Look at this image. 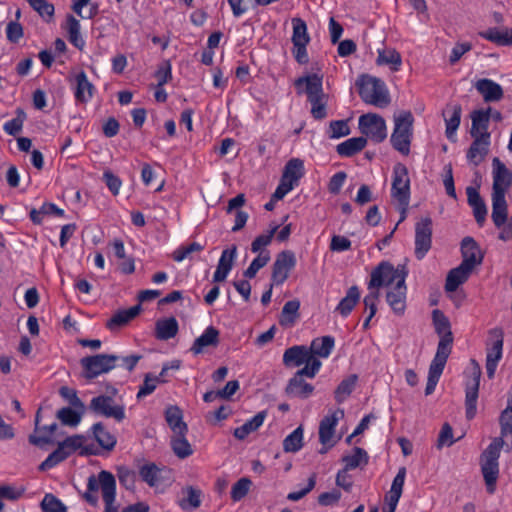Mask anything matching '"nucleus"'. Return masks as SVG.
I'll return each mask as SVG.
<instances>
[{
  "label": "nucleus",
  "mask_w": 512,
  "mask_h": 512,
  "mask_svg": "<svg viewBox=\"0 0 512 512\" xmlns=\"http://www.w3.org/2000/svg\"><path fill=\"white\" fill-rule=\"evenodd\" d=\"M360 96H386V87L382 80L369 75H362L356 81Z\"/></svg>",
  "instance_id": "obj_16"
},
{
  "label": "nucleus",
  "mask_w": 512,
  "mask_h": 512,
  "mask_svg": "<svg viewBox=\"0 0 512 512\" xmlns=\"http://www.w3.org/2000/svg\"><path fill=\"white\" fill-rule=\"evenodd\" d=\"M185 498L179 501V505L183 510L196 509L201 505V491L194 487H187L183 490Z\"/></svg>",
  "instance_id": "obj_49"
},
{
  "label": "nucleus",
  "mask_w": 512,
  "mask_h": 512,
  "mask_svg": "<svg viewBox=\"0 0 512 512\" xmlns=\"http://www.w3.org/2000/svg\"><path fill=\"white\" fill-rule=\"evenodd\" d=\"M472 126H471V135L484 137L485 135H490L487 131L488 129V121L489 115L487 112L480 110L475 111L472 114Z\"/></svg>",
  "instance_id": "obj_41"
},
{
  "label": "nucleus",
  "mask_w": 512,
  "mask_h": 512,
  "mask_svg": "<svg viewBox=\"0 0 512 512\" xmlns=\"http://www.w3.org/2000/svg\"><path fill=\"white\" fill-rule=\"evenodd\" d=\"M360 295L361 294H360L359 288L357 286H351L347 290L345 297H343L340 300V302L337 305L335 310L342 317H347L352 312V310L354 309L356 304L359 302Z\"/></svg>",
  "instance_id": "obj_32"
},
{
  "label": "nucleus",
  "mask_w": 512,
  "mask_h": 512,
  "mask_svg": "<svg viewBox=\"0 0 512 512\" xmlns=\"http://www.w3.org/2000/svg\"><path fill=\"white\" fill-rule=\"evenodd\" d=\"M432 243V220L421 218L415 225V255L418 259L425 257Z\"/></svg>",
  "instance_id": "obj_12"
},
{
  "label": "nucleus",
  "mask_w": 512,
  "mask_h": 512,
  "mask_svg": "<svg viewBox=\"0 0 512 512\" xmlns=\"http://www.w3.org/2000/svg\"><path fill=\"white\" fill-rule=\"evenodd\" d=\"M80 28V22L73 15H67L65 30L68 35V40L78 49H82L85 46V41L81 36Z\"/></svg>",
  "instance_id": "obj_37"
},
{
  "label": "nucleus",
  "mask_w": 512,
  "mask_h": 512,
  "mask_svg": "<svg viewBox=\"0 0 512 512\" xmlns=\"http://www.w3.org/2000/svg\"><path fill=\"white\" fill-rule=\"evenodd\" d=\"M407 287L405 282L386 290V301L396 314H402L406 307Z\"/></svg>",
  "instance_id": "obj_19"
},
{
  "label": "nucleus",
  "mask_w": 512,
  "mask_h": 512,
  "mask_svg": "<svg viewBox=\"0 0 512 512\" xmlns=\"http://www.w3.org/2000/svg\"><path fill=\"white\" fill-rule=\"evenodd\" d=\"M204 249V246L198 242H192L188 245L180 246L173 253V259L176 262H182L185 259L189 258L193 253L201 252Z\"/></svg>",
  "instance_id": "obj_58"
},
{
  "label": "nucleus",
  "mask_w": 512,
  "mask_h": 512,
  "mask_svg": "<svg viewBox=\"0 0 512 512\" xmlns=\"http://www.w3.org/2000/svg\"><path fill=\"white\" fill-rule=\"evenodd\" d=\"M43 512H66L67 508L63 502L53 494H46L41 501Z\"/></svg>",
  "instance_id": "obj_59"
},
{
  "label": "nucleus",
  "mask_w": 512,
  "mask_h": 512,
  "mask_svg": "<svg viewBox=\"0 0 512 512\" xmlns=\"http://www.w3.org/2000/svg\"><path fill=\"white\" fill-rule=\"evenodd\" d=\"M481 367L474 359L470 360V378L465 387L466 417L474 418L477 411V399L480 385Z\"/></svg>",
  "instance_id": "obj_9"
},
{
  "label": "nucleus",
  "mask_w": 512,
  "mask_h": 512,
  "mask_svg": "<svg viewBox=\"0 0 512 512\" xmlns=\"http://www.w3.org/2000/svg\"><path fill=\"white\" fill-rule=\"evenodd\" d=\"M311 352L305 346H293L288 348L283 355V362L285 365L300 366L307 361Z\"/></svg>",
  "instance_id": "obj_35"
},
{
  "label": "nucleus",
  "mask_w": 512,
  "mask_h": 512,
  "mask_svg": "<svg viewBox=\"0 0 512 512\" xmlns=\"http://www.w3.org/2000/svg\"><path fill=\"white\" fill-rule=\"evenodd\" d=\"M406 478V468L401 467L394 477L390 490L385 496L386 507L396 509L401 498Z\"/></svg>",
  "instance_id": "obj_22"
},
{
  "label": "nucleus",
  "mask_w": 512,
  "mask_h": 512,
  "mask_svg": "<svg viewBox=\"0 0 512 512\" xmlns=\"http://www.w3.org/2000/svg\"><path fill=\"white\" fill-rule=\"evenodd\" d=\"M492 175V193L506 194L512 184V173L499 158L492 160Z\"/></svg>",
  "instance_id": "obj_14"
},
{
  "label": "nucleus",
  "mask_w": 512,
  "mask_h": 512,
  "mask_svg": "<svg viewBox=\"0 0 512 512\" xmlns=\"http://www.w3.org/2000/svg\"><path fill=\"white\" fill-rule=\"evenodd\" d=\"M357 377L355 375L344 379L335 391V399L338 403H342L353 391Z\"/></svg>",
  "instance_id": "obj_60"
},
{
  "label": "nucleus",
  "mask_w": 512,
  "mask_h": 512,
  "mask_svg": "<svg viewBox=\"0 0 512 512\" xmlns=\"http://www.w3.org/2000/svg\"><path fill=\"white\" fill-rule=\"evenodd\" d=\"M304 364L305 366L300 369L296 375L300 377L307 376L309 378H314L322 366L321 361L312 354L308 357Z\"/></svg>",
  "instance_id": "obj_64"
},
{
  "label": "nucleus",
  "mask_w": 512,
  "mask_h": 512,
  "mask_svg": "<svg viewBox=\"0 0 512 512\" xmlns=\"http://www.w3.org/2000/svg\"><path fill=\"white\" fill-rule=\"evenodd\" d=\"M376 62L378 65H389L392 71H398L402 64V58L395 49H383L378 51Z\"/></svg>",
  "instance_id": "obj_40"
},
{
  "label": "nucleus",
  "mask_w": 512,
  "mask_h": 512,
  "mask_svg": "<svg viewBox=\"0 0 512 512\" xmlns=\"http://www.w3.org/2000/svg\"><path fill=\"white\" fill-rule=\"evenodd\" d=\"M295 86L299 94L319 96L322 94V77L317 74L300 77L295 81Z\"/></svg>",
  "instance_id": "obj_23"
},
{
  "label": "nucleus",
  "mask_w": 512,
  "mask_h": 512,
  "mask_svg": "<svg viewBox=\"0 0 512 512\" xmlns=\"http://www.w3.org/2000/svg\"><path fill=\"white\" fill-rule=\"evenodd\" d=\"M492 220L496 227H502L508 218L506 194L492 193Z\"/></svg>",
  "instance_id": "obj_25"
},
{
  "label": "nucleus",
  "mask_w": 512,
  "mask_h": 512,
  "mask_svg": "<svg viewBox=\"0 0 512 512\" xmlns=\"http://www.w3.org/2000/svg\"><path fill=\"white\" fill-rule=\"evenodd\" d=\"M252 482L249 478L243 477L239 479L231 488V498L238 502L242 500L249 492Z\"/></svg>",
  "instance_id": "obj_61"
},
{
  "label": "nucleus",
  "mask_w": 512,
  "mask_h": 512,
  "mask_svg": "<svg viewBox=\"0 0 512 512\" xmlns=\"http://www.w3.org/2000/svg\"><path fill=\"white\" fill-rule=\"evenodd\" d=\"M304 174L305 167L303 160L299 158L290 159L284 166L280 182L272 195V200H282L299 185V181Z\"/></svg>",
  "instance_id": "obj_3"
},
{
  "label": "nucleus",
  "mask_w": 512,
  "mask_h": 512,
  "mask_svg": "<svg viewBox=\"0 0 512 512\" xmlns=\"http://www.w3.org/2000/svg\"><path fill=\"white\" fill-rule=\"evenodd\" d=\"M391 196L404 211L410 200V178L405 165L397 163L393 168Z\"/></svg>",
  "instance_id": "obj_6"
},
{
  "label": "nucleus",
  "mask_w": 512,
  "mask_h": 512,
  "mask_svg": "<svg viewBox=\"0 0 512 512\" xmlns=\"http://www.w3.org/2000/svg\"><path fill=\"white\" fill-rule=\"evenodd\" d=\"M270 253L269 252H260L256 258L252 260L249 267L244 271V276L246 278H254L257 272L263 268L270 261Z\"/></svg>",
  "instance_id": "obj_55"
},
{
  "label": "nucleus",
  "mask_w": 512,
  "mask_h": 512,
  "mask_svg": "<svg viewBox=\"0 0 512 512\" xmlns=\"http://www.w3.org/2000/svg\"><path fill=\"white\" fill-rule=\"evenodd\" d=\"M89 409L97 415L113 418L118 422H121L125 418L124 406L116 404L114 399L110 396L100 395L94 397L90 401Z\"/></svg>",
  "instance_id": "obj_10"
},
{
  "label": "nucleus",
  "mask_w": 512,
  "mask_h": 512,
  "mask_svg": "<svg viewBox=\"0 0 512 512\" xmlns=\"http://www.w3.org/2000/svg\"><path fill=\"white\" fill-rule=\"evenodd\" d=\"M165 419L174 434H186L188 427L183 421L181 410L177 406H169L165 411Z\"/></svg>",
  "instance_id": "obj_31"
},
{
  "label": "nucleus",
  "mask_w": 512,
  "mask_h": 512,
  "mask_svg": "<svg viewBox=\"0 0 512 512\" xmlns=\"http://www.w3.org/2000/svg\"><path fill=\"white\" fill-rule=\"evenodd\" d=\"M442 114L446 125V137L454 142L456 141V132L461 121V107L458 105H448Z\"/></svg>",
  "instance_id": "obj_21"
},
{
  "label": "nucleus",
  "mask_w": 512,
  "mask_h": 512,
  "mask_svg": "<svg viewBox=\"0 0 512 512\" xmlns=\"http://www.w3.org/2000/svg\"><path fill=\"white\" fill-rule=\"evenodd\" d=\"M102 491L101 472L97 476H90L87 483V491L84 493V499L91 504L96 506L98 503L97 491Z\"/></svg>",
  "instance_id": "obj_50"
},
{
  "label": "nucleus",
  "mask_w": 512,
  "mask_h": 512,
  "mask_svg": "<svg viewBox=\"0 0 512 512\" xmlns=\"http://www.w3.org/2000/svg\"><path fill=\"white\" fill-rule=\"evenodd\" d=\"M504 445L502 438H494L480 456V467L489 494L496 491L499 477V457Z\"/></svg>",
  "instance_id": "obj_1"
},
{
  "label": "nucleus",
  "mask_w": 512,
  "mask_h": 512,
  "mask_svg": "<svg viewBox=\"0 0 512 512\" xmlns=\"http://www.w3.org/2000/svg\"><path fill=\"white\" fill-rule=\"evenodd\" d=\"M344 417V411L341 409L330 412L326 415L319 425V440L322 445H328L331 447L333 442V437L335 433V428L340 421Z\"/></svg>",
  "instance_id": "obj_15"
},
{
  "label": "nucleus",
  "mask_w": 512,
  "mask_h": 512,
  "mask_svg": "<svg viewBox=\"0 0 512 512\" xmlns=\"http://www.w3.org/2000/svg\"><path fill=\"white\" fill-rule=\"evenodd\" d=\"M178 322L174 317L161 319L156 323L155 334L160 340H169L178 333Z\"/></svg>",
  "instance_id": "obj_38"
},
{
  "label": "nucleus",
  "mask_w": 512,
  "mask_h": 512,
  "mask_svg": "<svg viewBox=\"0 0 512 512\" xmlns=\"http://www.w3.org/2000/svg\"><path fill=\"white\" fill-rule=\"evenodd\" d=\"M118 360V356L107 354L84 357L81 359L83 374L88 379L96 378L116 368Z\"/></svg>",
  "instance_id": "obj_8"
},
{
  "label": "nucleus",
  "mask_w": 512,
  "mask_h": 512,
  "mask_svg": "<svg viewBox=\"0 0 512 512\" xmlns=\"http://www.w3.org/2000/svg\"><path fill=\"white\" fill-rule=\"evenodd\" d=\"M351 133L347 120H335L329 123L327 135L330 139H339Z\"/></svg>",
  "instance_id": "obj_54"
},
{
  "label": "nucleus",
  "mask_w": 512,
  "mask_h": 512,
  "mask_svg": "<svg viewBox=\"0 0 512 512\" xmlns=\"http://www.w3.org/2000/svg\"><path fill=\"white\" fill-rule=\"evenodd\" d=\"M358 127L360 132L367 140L374 143H381L387 137V125L385 120L374 113H367L361 115L358 120Z\"/></svg>",
  "instance_id": "obj_7"
},
{
  "label": "nucleus",
  "mask_w": 512,
  "mask_h": 512,
  "mask_svg": "<svg viewBox=\"0 0 512 512\" xmlns=\"http://www.w3.org/2000/svg\"><path fill=\"white\" fill-rule=\"evenodd\" d=\"M300 308V302L298 300H291L284 304L282 309V315L280 323L283 326H291L294 324L298 311Z\"/></svg>",
  "instance_id": "obj_51"
},
{
  "label": "nucleus",
  "mask_w": 512,
  "mask_h": 512,
  "mask_svg": "<svg viewBox=\"0 0 512 512\" xmlns=\"http://www.w3.org/2000/svg\"><path fill=\"white\" fill-rule=\"evenodd\" d=\"M296 265V257L294 252L284 250L280 252L273 264L272 285H282L289 277L290 272Z\"/></svg>",
  "instance_id": "obj_11"
},
{
  "label": "nucleus",
  "mask_w": 512,
  "mask_h": 512,
  "mask_svg": "<svg viewBox=\"0 0 512 512\" xmlns=\"http://www.w3.org/2000/svg\"><path fill=\"white\" fill-rule=\"evenodd\" d=\"M369 457L367 452L360 447H355L350 454L342 457L346 470L356 469L368 463Z\"/></svg>",
  "instance_id": "obj_39"
},
{
  "label": "nucleus",
  "mask_w": 512,
  "mask_h": 512,
  "mask_svg": "<svg viewBox=\"0 0 512 512\" xmlns=\"http://www.w3.org/2000/svg\"><path fill=\"white\" fill-rule=\"evenodd\" d=\"M140 477L150 487H154L159 483L160 469L153 463L143 465L139 470Z\"/></svg>",
  "instance_id": "obj_53"
},
{
  "label": "nucleus",
  "mask_w": 512,
  "mask_h": 512,
  "mask_svg": "<svg viewBox=\"0 0 512 512\" xmlns=\"http://www.w3.org/2000/svg\"><path fill=\"white\" fill-rule=\"evenodd\" d=\"M27 2L42 18H47V22L53 18L55 8L52 3L47 0H27Z\"/></svg>",
  "instance_id": "obj_56"
},
{
  "label": "nucleus",
  "mask_w": 512,
  "mask_h": 512,
  "mask_svg": "<svg viewBox=\"0 0 512 512\" xmlns=\"http://www.w3.org/2000/svg\"><path fill=\"white\" fill-rule=\"evenodd\" d=\"M93 435L98 444L107 450L114 448L116 444V438L101 423H96L92 427Z\"/></svg>",
  "instance_id": "obj_42"
},
{
  "label": "nucleus",
  "mask_w": 512,
  "mask_h": 512,
  "mask_svg": "<svg viewBox=\"0 0 512 512\" xmlns=\"http://www.w3.org/2000/svg\"><path fill=\"white\" fill-rule=\"evenodd\" d=\"M278 228V225H273L265 233L257 236L251 244V251L258 254L260 252H268L264 248L271 244Z\"/></svg>",
  "instance_id": "obj_47"
},
{
  "label": "nucleus",
  "mask_w": 512,
  "mask_h": 512,
  "mask_svg": "<svg viewBox=\"0 0 512 512\" xmlns=\"http://www.w3.org/2000/svg\"><path fill=\"white\" fill-rule=\"evenodd\" d=\"M171 446L175 455L181 459H185L192 455L193 449L186 438V434H174L171 439Z\"/></svg>",
  "instance_id": "obj_43"
},
{
  "label": "nucleus",
  "mask_w": 512,
  "mask_h": 512,
  "mask_svg": "<svg viewBox=\"0 0 512 512\" xmlns=\"http://www.w3.org/2000/svg\"><path fill=\"white\" fill-rule=\"evenodd\" d=\"M164 380L161 379V376H152L150 374H147L145 376L143 384L140 386L139 391L137 393V398H143L150 394H152L159 383L163 382Z\"/></svg>",
  "instance_id": "obj_62"
},
{
  "label": "nucleus",
  "mask_w": 512,
  "mask_h": 512,
  "mask_svg": "<svg viewBox=\"0 0 512 512\" xmlns=\"http://www.w3.org/2000/svg\"><path fill=\"white\" fill-rule=\"evenodd\" d=\"M367 145V139L363 136L349 138L336 146L337 153L342 157H351L362 151Z\"/></svg>",
  "instance_id": "obj_30"
},
{
  "label": "nucleus",
  "mask_w": 512,
  "mask_h": 512,
  "mask_svg": "<svg viewBox=\"0 0 512 512\" xmlns=\"http://www.w3.org/2000/svg\"><path fill=\"white\" fill-rule=\"evenodd\" d=\"M218 343L219 331L213 326H208L203 333L195 339L190 350L193 354L199 355L209 347H216Z\"/></svg>",
  "instance_id": "obj_20"
},
{
  "label": "nucleus",
  "mask_w": 512,
  "mask_h": 512,
  "mask_svg": "<svg viewBox=\"0 0 512 512\" xmlns=\"http://www.w3.org/2000/svg\"><path fill=\"white\" fill-rule=\"evenodd\" d=\"M314 387L307 383L303 377L294 375L287 386V393L294 397L308 398L313 393Z\"/></svg>",
  "instance_id": "obj_34"
},
{
  "label": "nucleus",
  "mask_w": 512,
  "mask_h": 512,
  "mask_svg": "<svg viewBox=\"0 0 512 512\" xmlns=\"http://www.w3.org/2000/svg\"><path fill=\"white\" fill-rule=\"evenodd\" d=\"M266 413L264 411L258 412L252 418L247 420L242 426L237 427L233 435L238 440H244L249 434L258 430L264 423Z\"/></svg>",
  "instance_id": "obj_28"
},
{
  "label": "nucleus",
  "mask_w": 512,
  "mask_h": 512,
  "mask_svg": "<svg viewBox=\"0 0 512 512\" xmlns=\"http://www.w3.org/2000/svg\"><path fill=\"white\" fill-rule=\"evenodd\" d=\"M293 26V34H292V43L296 44H309L310 36L307 32V25L304 20L301 18H293L292 19Z\"/></svg>",
  "instance_id": "obj_46"
},
{
  "label": "nucleus",
  "mask_w": 512,
  "mask_h": 512,
  "mask_svg": "<svg viewBox=\"0 0 512 512\" xmlns=\"http://www.w3.org/2000/svg\"><path fill=\"white\" fill-rule=\"evenodd\" d=\"M71 454L67 451L64 445L59 443L57 449L53 451L39 466V469L42 471L49 470L55 467L60 462L64 461Z\"/></svg>",
  "instance_id": "obj_44"
},
{
  "label": "nucleus",
  "mask_w": 512,
  "mask_h": 512,
  "mask_svg": "<svg viewBox=\"0 0 512 512\" xmlns=\"http://www.w3.org/2000/svg\"><path fill=\"white\" fill-rule=\"evenodd\" d=\"M405 282L406 273L403 269L395 268L391 263L383 261L371 272L370 280L368 282V289L386 290L400 284V280Z\"/></svg>",
  "instance_id": "obj_4"
},
{
  "label": "nucleus",
  "mask_w": 512,
  "mask_h": 512,
  "mask_svg": "<svg viewBox=\"0 0 512 512\" xmlns=\"http://www.w3.org/2000/svg\"><path fill=\"white\" fill-rule=\"evenodd\" d=\"M492 343L487 347L486 355V371L489 378L495 374L499 361L503 353V332L501 329H493L490 331Z\"/></svg>",
  "instance_id": "obj_13"
},
{
  "label": "nucleus",
  "mask_w": 512,
  "mask_h": 512,
  "mask_svg": "<svg viewBox=\"0 0 512 512\" xmlns=\"http://www.w3.org/2000/svg\"><path fill=\"white\" fill-rule=\"evenodd\" d=\"M83 411L84 410L76 411L70 407H64L57 412V417L62 424L76 427L81 421Z\"/></svg>",
  "instance_id": "obj_52"
},
{
  "label": "nucleus",
  "mask_w": 512,
  "mask_h": 512,
  "mask_svg": "<svg viewBox=\"0 0 512 512\" xmlns=\"http://www.w3.org/2000/svg\"><path fill=\"white\" fill-rule=\"evenodd\" d=\"M461 251L463 257L461 263L464 266L474 269L476 266L481 264L483 255L473 238L466 237L462 240Z\"/></svg>",
  "instance_id": "obj_18"
},
{
  "label": "nucleus",
  "mask_w": 512,
  "mask_h": 512,
  "mask_svg": "<svg viewBox=\"0 0 512 512\" xmlns=\"http://www.w3.org/2000/svg\"><path fill=\"white\" fill-rule=\"evenodd\" d=\"M334 346L335 340L332 336H323L312 341L309 351L315 357L328 358Z\"/></svg>",
  "instance_id": "obj_36"
},
{
  "label": "nucleus",
  "mask_w": 512,
  "mask_h": 512,
  "mask_svg": "<svg viewBox=\"0 0 512 512\" xmlns=\"http://www.w3.org/2000/svg\"><path fill=\"white\" fill-rule=\"evenodd\" d=\"M141 310L140 305H135L133 307H130L129 309L120 310L116 312L107 322V327L110 330L117 329L121 326L126 325L128 322H130L133 318H135Z\"/></svg>",
  "instance_id": "obj_33"
},
{
  "label": "nucleus",
  "mask_w": 512,
  "mask_h": 512,
  "mask_svg": "<svg viewBox=\"0 0 512 512\" xmlns=\"http://www.w3.org/2000/svg\"><path fill=\"white\" fill-rule=\"evenodd\" d=\"M414 117L410 111L394 115V127L390 137L392 147L404 156L409 155L413 138Z\"/></svg>",
  "instance_id": "obj_2"
},
{
  "label": "nucleus",
  "mask_w": 512,
  "mask_h": 512,
  "mask_svg": "<svg viewBox=\"0 0 512 512\" xmlns=\"http://www.w3.org/2000/svg\"><path fill=\"white\" fill-rule=\"evenodd\" d=\"M474 87L482 96H503L502 87L498 83L487 78L477 80Z\"/></svg>",
  "instance_id": "obj_45"
},
{
  "label": "nucleus",
  "mask_w": 512,
  "mask_h": 512,
  "mask_svg": "<svg viewBox=\"0 0 512 512\" xmlns=\"http://www.w3.org/2000/svg\"><path fill=\"white\" fill-rule=\"evenodd\" d=\"M468 203L473 208V214L479 224H483L487 216V207L475 188H467Z\"/></svg>",
  "instance_id": "obj_29"
},
{
  "label": "nucleus",
  "mask_w": 512,
  "mask_h": 512,
  "mask_svg": "<svg viewBox=\"0 0 512 512\" xmlns=\"http://www.w3.org/2000/svg\"><path fill=\"white\" fill-rule=\"evenodd\" d=\"M474 138L468 152L467 159L474 165H479L488 153L490 146V135L484 137L472 136Z\"/></svg>",
  "instance_id": "obj_24"
},
{
  "label": "nucleus",
  "mask_w": 512,
  "mask_h": 512,
  "mask_svg": "<svg viewBox=\"0 0 512 512\" xmlns=\"http://www.w3.org/2000/svg\"><path fill=\"white\" fill-rule=\"evenodd\" d=\"M57 428L56 423H52L48 426H43L42 428H39L37 431L41 432L40 435H30L29 436V442L36 446H42L44 444H47L51 441V436L54 433V431Z\"/></svg>",
  "instance_id": "obj_57"
},
{
  "label": "nucleus",
  "mask_w": 512,
  "mask_h": 512,
  "mask_svg": "<svg viewBox=\"0 0 512 512\" xmlns=\"http://www.w3.org/2000/svg\"><path fill=\"white\" fill-rule=\"evenodd\" d=\"M25 119L26 114L22 110H18L16 117L4 123L3 130L8 135L15 136L22 130Z\"/></svg>",
  "instance_id": "obj_63"
},
{
  "label": "nucleus",
  "mask_w": 512,
  "mask_h": 512,
  "mask_svg": "<svg viewBox=\"0 0 512 512\" xmlns=\"http://www.w3.org/2000/svg\"><path fill=\"white\" fill-rule=\"evenodd\" d=\"M102 497L105 503L104 512H118L115 505L116 481L114 476L108 471H101Z\"/></svg>",
  "instance_id": "obj_17"
},
{
  "label": "nucleus",
  "mask_w": 512,
  "mask_h": 512,
  "mask_svg": "<svg viewBox=\"0 0 512 512\" xmlns=\"http://www.w3.org/2000/svg\"><path fill=\"white\" fill-rule=\"evenodd\" d=\"M303 446V429L297 427L283 440V449L285 452H298Z\"/></svg>",
  "instance_id": "obj_48"
},
{
  "label": "nucleus",
  "mask_w": 512,
  "mask_h": 512,
  "mask_svg": "<svg viewBox=\"0 0 512 512\" xmlns=\"http://www.w3.org/2000/svg\"><path fill=\"white\" fill-rule=\"evenodd\" d=\"M472 271L473 269L464 266L462 263L458 267L450 270L445 283L446 291H456L460 285L467 281Z\"/></svg>",
  "instance_id": "obj_26"
},
{
  "label": "nucleus",
  "mask_w": 512,
  "mask_h": 512,
  "mask_svg": "<svg viewBox=\"0 0 512 512\" xmlns=\"http://www.w3.org/2000/svg\"><path fill=\"white\" fill-rule=\"evenodd\" d=\"M451 353V339L443 338L439 341L436 354L430 364L425 394L434 392L436 385L443 373L447 359Z\"/></svg>",
  "instance_id": "obj_5"
},
{
  "label": "nucleus",
  "mask_w": 512,
  "mask_h": 512,
  "mask_svg": "<svg viewBox=\"0 0 512 512\" xmlns=\"http://www.w3.org/2000/svg\"><path fill=\"white\" fill-rule=\"evenodd\" d=\"M479 36L499 46L512 45V29L510 28H489L479 32Z\"/></svg>",
  "instance_id": "obj_27"
}]
</instances>
